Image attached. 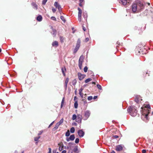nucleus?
Instances as JSON below:
<instances>
[{"instance_id": "nucleus-1", "label": "nucleus", "mask_w": 153, "mask_h": 153, "mask_svg": "<svg viewBox=\"0 0 153 153\" xmlns=\"http://www.w3.org/2000/svg\"><path fill=\"white\" fill-rule=\"evenodd\" d=\"M135 51L137 54H146L147 53V51L144 47L142 45L141 46V45H139L135 49Z\"/></svg>"}, {"instance_id": "nucleus-2", "label": "nucleus", "mask_w": 153, "mask_h": 153, "mask_svg": "<svg viewBox=\"0 0 153 153\" xmlns=\"http://www.w3.org/2000/svg\"><path fill=\"white\" fill-rule=\"evenodd\" d=\"M127 111L130 115L133 117H135L138 115L137 114V111L134 106H131L129 107L128 108Z\"/></svg>"}, {"instance_id": "nucleus-3", "label": "nucleus", "mask_w": 153, "mask_h": 153, "mask_svg": "<svg viewBox=\"0 0 153 153\" xmlns=\"http://www.w3.org/2000/svg\"><path fill=\"white\" fill-rule=\"evenodd\" d=\"M151 111V108L149 105H146L143 111V115H145V117L147 119L148 116Z\"/></svg>"}, {"instance_id": "nucleus-4", "label": "nucleus", "mask_w": 153, "mask_h": 153, "mask_svg": "<svg viewBox=\"0 0 153 153\" xmlns=\"http://www.w3.org/2000/svg\"><path fill=\"white\" fill-rule=\"evenodd\" d=\"M136 4H137V8H138V11H139L144 8V5L143 3L141 1L137 0L136 2Z\"/></svg>"}, {"instance_id": "nucleus-5", "label": "nucleus", "mask_w": 153, "mask_h": 153, "mask_svg": "<svg viewBox=\"0 0 153 153\" xmlns=\"http://www.w3.org/2000/svg\"><path fill=\"white\" fill-rule=\"evenodd\" d=\"M80 39H78L77 40L76 47L74 50L73 53H74L75 54L76 53L77 51L79 50L80 46Z\"/></svg>"}, {"instance_id": "nucleus-6", "label": "nucleus", "mask_w": 153, "mask_h": 153, "mask_svg": "<svg viewBox=\"0 0 153 153\" xmlns=\"http://www.w3.org/2000/svg\"><path fill=\"white\" fill-rule=\"evenodd\" d=\"M84 57L83 56H80L79 61V69L81 70L82 69V63L83 62Z\"/></svg>"}, {"instance_id": "nucleus-7", "label": "nucleus", "mask_w": 153, "mask_h": 153, "mask_svg": "<svg viewBox=\"0 0 153 153\" xmlns=\"http://www.w3.org/2000/svg\"><path fill=\"white\" fill-rule=\"evenodd\" d=\"M82 115L80 114H77L76 121L78 123H81L82 120Z\"/></svg>"}, {"instance_id": "nucleus-8", "label": "nucleus", "mask_w": 153, "mask_h": 153, "mask_svg": "<svg viewBox=\"0 0 153 153\" xmlns=\"http://www.w3.org/2000/svg\"><path fill=\"white\" fill-rule=\"evenodd\" d=\"M78 10L79 11L78 14V20L80 22L81 21L82 10L79 7L78 8Z\"/></svg>"}, {"instance_id": "nucleus-9", "label": "nucleus", "mask_w": 153, "mask_h": 153, "mask_svg": "<svg viewBox=\"0 0 153 153\" xmlns=\"http://www.w3.org/2000/svg\"><path fill=\"white\" fill-rule=\"evenodd\" d=\"M124 146L123 145H117L116 146L115 150L117 152L121 151L123 150Z\"/></svg>"}, {"instance_id": "nucleus-10", "label": "nucleus", "mask_w": 153, "mask_h": 153, "mask_svg": "<svg viewBox=\"0 0 153 153\" xmlns=\"http://www.w3.org/2000/svg\"><path fill=\"white\" fill-rule=\"evenodd\" d=\"M90 111H85L84 114V120H87L89 117L90 115Z\"/></svg>"}, {"instance_id": "nucleus-11", "label": "nucleus", "mask_w": 153, "mask_h": 153, "mask_svg": "<svg viewBox=\"0 0 153 153\" xmlns=\"http://www.w3.org/2000/svg\"><path fill=\"white\" fill-rule=\"evenodd\" d=\"M77 75L79 79L80 80L83 79L86 76L85 75L82 74L80 73H78Z\"/></svg>"}, {"instance_id": "nucleus-12", "label": "nucleus", "mask_w": 153, "mask_h": 153, "mask_svg": "<svg viewBox=\"0 0 153 153\" xmlns=\"http://www.w3.org/2000/svg\"><path fill=\"white\" fill-rule=\"evenodd\" d=\"M132 9L133 13H135L137 11H138V8L136 3L133 4L132 5Z\"/></svg>"}, {"instance_id": "nucleus-13", "label": "nucleus", "mask_w": 153, "mask_h": 153, "mask_svg": "<svg viewBox=\"0 0 153 153\" xmlns=\"http://www.w3.org/2000/svg\"><path fill=\"white\" fill-rule=\"evenodd\" d=\"M75 138L74 135V134L71 135L69 138H66V141L67 142L69 141L70 140L73 141Z\"/></svg>"}, {"instance_id": "nucleus-14", "label": "nucleus", "mask_w": 153, "mask_h": 153, "mask_svg": "<svg viewBox=\"0 0 153 153\" xmlns=\"http://www.w3.org/2000/svg\"><path fill=\"white\" fill-rule=\"evenodd\" d=\"M78 134L80 137H82L84 135V132L82 130H79L78 131Z\"/></svg>"}, {"instance_id": "nucleus-15", "label": "nucleus", "mask_w": 153, "mask_h": 153, "mask_svg": "<svg viewBox=\"0 0 153 153\" xmlns=\"http://www.w3.org/2000/svg\"><path fill=\"white\" fill-rule=\"evenodd\" d=\"M50 28L52 30V32H51V33L55 36L56 33V30L55 29H53L52 26H50Z\"/></svg>"}, {"instance_id": "nucleus-16", "label": "nucleus", "mask_w": 153, "mask_h": 153, "mask_svg": "<svg viewBox=\"0 0 153 153\" xmlns=\"http://www.w3.org/2000/svg\"><path fill=\"white\" fill-rule=\"evenodd\" d=\"M58 145L59 146V151H61L62 150L63 148V145L62 142H61L58 144Z\"/></svg>"}, {"instance_id": "nucleus-17", "label": "nucleus", "mask_w": 153, "mask_h": 153, "mask_svg": "<svg viewBox=\"0 0 153 153\" xmlns=\"http://www.w3.org/2000/svg\"><path fill=\"white\" fill-rule=\"evenodd\" d=\"M127 0H120L119 1L120 3L122 4L123 5H125L127 3Z\"/></svg>"}, {"instance_id": "nucleus-18", "label": "nucleus", "mask_w": 153, "mask_h": 153, "mask_svg": "<svg viewBox=\"0 0 153 153\" xmlns=\"http://www.w3.org/2000/svg\"><path fill=\"white\" fill-rule=\"evenodd\" d=\"M62 71L64 76H65V72L66 71V69L65 67H62L61 68Z\"/></svg>"}, {"instance_id": "nucleus-19", "label": "nucleus", "mask_w": 153, "mask_h": 153, "mask_svg": "<svg viewBox=\"0 0 153 153\" xmlns=\"http://www.w3.org/2000/svg\"><path fill=\"white\" fill-rule=\"evenodd\" d=\"M52 45L53 46H56V47H57L59 45L58 42L56 41L53 42L52 43Z\"/></svg>"}, {"instance_id": "nucleus-20", "label": "nucleus", "mask_w": 153, "mask_h": 153, "mask_svg": "<svg viewBox=\"0 0 153 153\" xmlns=\"http://www.w3.org/2000/svg\"><path fill=\"white\" fill-rule=\"evenodd\" d=\"M73 151L74 152L76 153H79V151L78 150V146H76L73 149Z\"/></svg>"}, {"instance_id": "nucleus-21", "label": "nucleus", "mask_w": 153, "mask_h": 153, "mask_svg": "<svg viewBox=\"0 0 153 153\" xmlns=\"http://www.w3.org/2000/svg\"><path fill=\"white\" fill-rule=\"evenodd\" d=\"M42 16L40 15L38 16L36 18L37 20L39 22H40L42 21Z\"/></svg>"}, {"instance_id": "nucleus-22", "label": "nucleus", "mask_w": 153, "mask_h": 153, "mask_svg": "<svg viewBox=\"0 0 153 153\" xmlns=\"http://www.w3.org/2000/svg\"><path fill=\"white\" fill-rule=\"evenodd\" d=\"M68 81H69V78H68L67 77L66 78V80L65 81V87L66 89L67 88V84L68 82Z\"/></svg>"}, {"instance_id": "nucleus-23", "label": "nucleus", "mask_w": 153, "mask_h": 153, "mask_svg": "<svg viewBox=\"0 0 153 153\" xmlns=\"http://www.w3.org/2000/svg\"><path fill=\"white\" fill-rule=\"evenodd\" d=\"M59 39L60 42L62 43H63L64 42V40L65 39V38L62 36H59Z\"/></svg>"}, {"instance_id": "nucleus-24", "label": "nucleus", "mask_w": 153, "mask_h": 153, "mask_svg": "<svg viewBox=\"0 0 153 153\" xmlns=\"http://www.w3.org/2000/svg\"><path fill=\"white\" fill-rule=\"evenodd\" d=\"M33 6L34 8L37 10V6L34 2H33L31 4Z\"/></svg>"}, {"instance_id": "nucleus-25", "label": "nucleus", "mask_w": 153, "mask_h": 153, "mask_svg": "<svg viewBox=\"0 0 153 153\" xmlns=\"http://www.w3.org/2000/svg\"><path fill=\"white\" fill-rule=\"evenodd\" d=\"M59 126L60 125L58 123H57L55 125L54 127L53 128V130H55L57 129Z\"/></svg>"}, {"instance_id": "nucleus-26", "label": "nucleus", "mask_w": 153, "mask_h": 153, "mask_svg": "<svg viewBox=\"0 0 153 153\" xmlns=\"http://www.w3.org/2000/svg\"><path fill=\"white\" fill-rule=\"evenodd\" d=\"M78 104L77 101H76L74 104V108H76L78 107Z\"/></svg>"}, {"instance_id": "nucleus-27", "label": "nucleus", "mask_w": 153, "mask_h": 153, "mask_svg": "<svg viewBox=\"0 0 153 153\" xmlns=\"http://www.w3.org/2000/svg\"><path fill=\"white\" fill-rule=\"evenodd\" d=\"M57 8L58 9L59 12L60 13H61V10H62V8H61V7L60 5H59V6H58L57 7Z\"/></svg>"}, {"instance_id": "nucleus-28", "label": "nucleus", "mask_w": 153, "mask_h": 153, "mask_svg": "<svg viewBox=\"0 0 153 153\" xmlns=\"http://www.w3.org/2000/svg\"><path fill=\"white\" fill-rule=\"evenodd\" d=\"M70 135V133L69 130H68L65 133V136L66 137H68Z\"/></svg>"}, {"instance_id": "nucleus-29", "label": "nucleus", "mask_w": 153, "mask_h": 153, "mask_svg": "<svg viewBox=\"0 0 153 153\" xmlns=\"http://www.w3.org/2000/svg\"><path fill=\"white\" fill-rule=\"evenodd\" d=\"M83 16L85 19H86L88 16L87 13L85 12L84 13Z\"/></svg>"}, {"instance_id": "nucleus-30", "label": "nucleus", "mask_w": 153, "mask_h": 153, "mask_svg": "<svg viewBox=\"0 0 153 153\" xmlns=\"http://www.w3.org/2000/svg\"><path fill=\"white\" fill-rule=\"evenodd\" d=\"M91 80H92L90 78H88L85 80V83H87L90 81H91Z\"/></svg>"}, {"instance_id": "nucleus-31", "label": "nucleus", "mask_w": 153, "mask_h": 153, "mask_svg": "<svg viewBox=\"0 0 153 153\" xmlns=\"http://www.w3.org/2000/svg\"><path fill=\"white\" fill-rule=\"evenodd\" d=\"M40 138V136H38V137H35L34 138V141H38L39 139Z\"/></svg>"}, {"instance_id": "nucleus-32", "label": "nucleus", "mask_w": 153, "mask_h": 153, "mask_svg": "<svg viewBox=\"0 0 153 153\" xmlns=\"http://www.w3.org/2000/svg\"><path fill=\"white\" fill-rule=\"evenodd\" d=\"M75 131V128L74 127H72L70 129V132L71 133H74Z\"/></svg>"}, {"instance_id": "nucleus-33", "label": "nucleus", "mask_w": 153, "mask_h": 153, "mask_svg": "<svg viewBox=\"0 0 153 153\" xmlns=\"http://www.w3.org/2000/svg\"><path fill=\"white\" fill-rule=\"evenodd\" d=\"M77 81L76 79H74L72 82V84L73 85H75Z\"/></svg>"}, {"instance_id": "nucleus-34", "label": "nucleus", "mask_w": 153, "mask_h": 153, "mask_svg": "<svg viewBox=\"0 0 153 153\" xmlns=\"http://www.w3.org/2000/svg\"><path fill=\"white\" fill-rule=\"evenodd\" d=\"M60 18L61 19V20L64 22H65L66 21V20L65 19V18L63 16H60Z\"/></svg>"}, {"instance_id": "nucleus-35", "label": "nucleus", "mask_w": 153, "mask_h": 153, "mask_svg": "<svg viewBox=\"0 0 153 153\" xmlns=\"http://www.w3.org/2000/svg\"><path fill=\"white\" fill-rule=\"evenodd\" d=\"M76 117H77V116H76V114H74L73 115V117H72V120H74L76 119Z\"/></svg>"}, {"instance_id": "nucleus-36", "label": "nucleus", "mask_w": 153, "mask_h": 153, "mask_svg": "<svg viewBox=\"0 0 153 153\" xmlns=\"http://www.w3.org/2000/svg\"><path fill=\"white\" fill-rule=\"evenodd\" d=\"M63 118L58 123L60 125L62 123H63Z\"/></svg>"}, {"instance_id": "nucleus-37", "label": "nucleus", "mask_w": 153, "mask_h": 153, "mask_svg": "<svg viewBox=\"0 0 153 153\" xmlns=\"http://www.w3.org/2000/svg\"><path fill=\"white\" fill-rule=\"evenodd\" d=\"M97 88L100 90L102 89L101 86L99 84H97Z\"/></svg>"}, {"instance_id": "nucleus-38", "label": "nucleus", "mask_w": 153, "mask_h": 153, "mask_svg": "<svg viewBox=\"0 0 153 153\" xmlns=\"http://www.w3.org/2000/svg\"><path fill=\"white\" fill-rule=\"evenodd\" d=\"M64 98H63L62 100V102H61V108H62V107L63 106V105L64 103Z\"/></svg>"}, {"instance_id": "nucleus-39", "label": "nucleus", "mask_w": 153, "mask_h": 153, "mask_svg": "<svg viewBox=\"0 0 153 153\" xmlns=\"http://www.w3.org/2000/svg\"><path fill=\"white\" fill-rule=\"evenodd\" d=\"M149 76H153V71H149V73H148Z\"/></svg>"}, {"instance_id": "nucleus-40", "label": "nucleus", "mask_w": 153, "mask_h": 153, "mask_svg": "<svg viewBox=\"0 0 153 153\" xmlns=\"http://www.w3.org/2000/svg\"><path fill=\"white\" fill-rule=\"evenodd\" d=\"M88 67L87 66H85L84 68V71L85 72H86L88 70Z\"/></svg>"}, {"instance_id": "nucleus-41", "label": "nucleus", "mask_w": 153, "mask_h": 153, "mask_svg": "<svg viewBox=\"0 0 153 153\" xmlns=\"http://www.w3.org/2000/svg\"><path fill=\"white\" fill-rule=\"evenodd\" d=\"M54 6L56 7L57 8V7L58 6H59V4H58V3L57 2H55L54 3Z\"/></svg>"}, {"instance_id": "nucleus-42", "label": "nucleus", "mask_w": 153, "mask_h": 153, "mask_svg": "<svg viewBox=\"0 0 153 153\" xmlns=\"http://www.w3.org/2000/svg\"><path fill=\"white\" fill-rule=\"evenodd\" d=\"M79 139L78 138H76V139L75 140V143H79Z\"/></svg>"}, {"instance_id": "nucleus-43", "label": "nucleus", "mask_w": 153, "mask_h": 153, "mask_svg": "<svg viewBox=\"0 0 153 153\" xmlns=\"http://www.w3.org/2000/svg\"><path fill=\"white\" fill-rule=\"evenodd\" d=\"M47 0H43L42 2V4L43 5H45Z\"/></svg>"}, {"instance_id": "nucleus-44", "label": "nucleus", "mask_w": 153, "mask_h": 153, "mask_svg": "<svg viewBox=\"0 0 153 153\" xmlns=\"http://www.w3.org/2000/svg\"><path fill=\"white\" fill-rule=\"evenodd\" d=\"M92 99H93V97L92 96H89L88 97V100H92Z\"/></svg>"}, {"instance_id": "nucleus-45", "label": "nucleus", "mask_w": 153, "mask_h": 153, "mask_svg": "<svg viewBox=\"0 0 153 153\" xmlns=\"http://www.w3.org/2000/svg\"><path fill=\"white\" fill-rule=\"evenodd\" d=\"M43 132V131L42 130L39 131V132L38 134V135L39 136L41 135L42 133Z\"/></svg>"}, {"instance_id": "nucleus-46", "label": "nucleus", "mask_w": 153, "mask_h": 153, "mask_svg": "<svg viewBox=\"0 0 153 153\" xmlns=\"http://www.w3.org/2000/svg\"><path fill=\"white\" fill-rule=\"evenodd\" d=\"M79 95H80V96H81V97L82 98L83 97V93L82 92H79Z\"/></svg>"}, {"instance_id": "nucleus-47", "label": "nucleus", "mask_w": 153, "mask_h": 153, "mask_svg": "<svg viewBox=\"0 0 153 153\" xmlns=\"http://www.w3.org/2000/svg\"><path fill=\"white\" fill-rule=\"evenodd\" d=\"M89 40V38H85L84 41L85 42H87Z\"/></svg>"}, {"instance_id": "nucleus-48", "label": "nucleus", "mask_w": 153, "mask_h": 153, "mask_svg": "<svg viewBox=\"0 0 153 153\" xmlns=\"http://www.w3.org/2000/svg\"><path fill=\"white\" fill-rule=\"evenodd\" d=\"M52 10L53 13H55L56 11V9L53 8H52Z\"/></svg>"}, {"instance_id": "nucleus-49", "label": "nucleus", "mask_w": 153, "mask_h": 153, "mask_svg": "<svg viewBox=\"0 0 153 153\" xmlns=\"http://www.w3.org/2000/svg\"><path fill=\"white\" fill-rule=\"evenodd\" d=\"M51 19L52 20L56 21V18L55 17L52 16L51 17Z\"/></svg>"}, {"instance_id": "nucleus-50", "label": "nucleus", "mask_w": 153, "mask_h": 153, "mask_svg": "<svg viewBox=\"0 0 153 153\" xmlns=\"http://www.w3.org/2000/svg\"><path fill=\"white\" fill-rule=\"evenodd\" d=\"M82 101H83L84 103V105H85L87 104V102L86 101V100H85L84 99H82Z\"/></svg>"}, {"instance_id": "nucleus-51", "label": "nucleus", "mask_w": 153, "mask_h": 153, "mask_svg": "<svg viewBox=\"0 0 153 153\" xmlns=\"http://www.w3.org/2000/svg\"><path fill=\"white\" fill-rule=\"evenodd\" d=\"M54 123V121H53V122H52L51 124H50L49 125V126H48V128H49L50 127H51V126H52L53 124Z\"/></svg>"}, {"instance_id": "nucleus-52", "label": "nucleus", "mask_w": 153, "mask_h": 153, "mask_svg": "<svg viewBox=\"0 0 153 153\" xmlns=\"http://www.w3.org/2000/svg\"><path fill=\"white\" fill-rule=\"evenodd\" d=\"M135 101L137 103L139 102V100H138V98L137 97L135 99Z\"/></svg>"}, {"instance_id": "nucleus-53", "label": "nucleus", "mask_w": 153, "mask_h": 153, "mask_svg": "<svg viewBox=\"0 0 153 153\" xmlns=\"http://www.w3.org/2000/svg\"><path fill=\"white\" fill-rule=\"evenodd\" d=\"M114 138H117L119 137V136L118 135H114L113 136Z\"/></svg>"}, {"instance_id": "nucleus-54", "label": "nucleus", "mask_w": 153, "mask_h": 153, "mask_svg": "<svg viewBox=\"0 0 153 153\" xmlns=\"http://www.w3.org/2000/svg\"><path fill=\"white\" fill-rule=\"evenodd\" d=\"M83 90V89L82 88H80L79 90V92H82Z\"/></svg>"}, {"instance_id": "nucleus-55", "label": "nucleus", "mask_w": 153, "mask_h": 153, "mask_svg": "<svg viewBox=\"0 0 153 153\" xmlns=\"http://www.w3.org/2000/svg\"><path fill=\"white\" fill-rule=\"evenodd\" d=\"M146 151L145 149H143L142 150V153H146Z\"/></svg>"}, {"instance_id": "nucleus-56", "label": "nucleus", "mask_w": 153, "mask_h": 153, "mask_svg": "<svg viewBox=\"0 0 153 153\" xmlns=\"http://www.w3.org/2000/svg\"><path fill=\"white\" fill-rule=\"evenodd\" d=\"M49 150V153H51V148H48Z\"/></svg>"}, {"instance_id": "nucleus-57", "label": "nucleus", "mask_w": 153, "mask_h": 153, "mask_svg": "<svg viewBox=\"0 0 153 153\" xmlns=\"http://www.w3.org/2000/svg\"><path fill=\"white\" fill-rule=\"evenodd\" d=\"M82 29L84 31H85L86 30V28L83 26H82Z\"/></svg>"}, {"instance_id": "nucleus-58", "label": "nucleus", "mask_w": 153, "mask_h": 153, "mask_svg": "<svg viewBox=\"0 0 153 153\" xmlns=\"http://www.w3.org/2000/svg\"><path fill=\"white\" fill-rule=\"evenodd\" d=\"M77 99V98L76 97V96H75L74 97V100L75 101H76V100Z\"/></svg>"}, {"instance_id": "nucleus-59", "label": "nucleus", "mask_w": 153, "mask_h": 153, "mask_svg": "<svg viewBox=\"0 0 153 153\" xmlns=\"http://www.w3.org/2000/svg\"><path fill=\"white\" fill-rule=\"evenodd\" d=\"M68 153H72V151L71 150H70L68 152Z\"/></svg>"}, {"instance_id": "nucleus-60", "label": "nucleus", "mask_w": 153, "mask_h": 153, "mask_svg": "<svg viewBox=\"0 0 153 153\" xmlns=\"http://www.w3.org/2000/svg\"><path fill=\"white\" fill-rule=\"evenodd\" d=\"M34 59H35V61H34V62L35 63H36V61L37 60V58L36 57H35V58H34Z\"/></svg>"}, {"instance_id": "nucleus-61", "label": "nucleus", "mask_w": 153, "mask_h": 153, "mask_svg": "<svg viewBox=\"0 0 153 153\" xmlns=\"http://www.w3.org/2000/svg\"><path fill=\"white\" fill-rule=\"evenodd\" d=\"M97 98V96H95L94 97L93 99H94L95 100V99H96Z\"/></svg>"}, {"instance_id": "nucleus-62", "label": "nucleus", "mask_w": 153, "mask_h": 153, "mask_svg": "<svg viewBox=\"0 0 153 153\" xmlns=\"http://www.w3.org/2000/svg\"><path fill=\"white\" fill-rule=\"evenodd\" d=\"M66 150H64L62 151V153H66Z\"/></svg>"}, {"instance_id": "nucleus-63", "label": "nucleus", "mask_w": 153, "mask_h": 153, "mask_svg": "<svg viewBox=\"0 0 153 153\" xmlns=\"http://www.w3.org/2000/svg\"><path fill=\"white\" fill-rule=\"evenodd\" d=\"M53 153H59L58 152H56V151L55 150H54L53 151Z\"/></svg>"}, {"instance_id": "nucleus-64", "label": "nucleus", "mask_w": 153, "mask_h": 153, "mask_svg": "<svg viewBox=\"0 0 153 153\" xmlns=\"http://www.w3.org/2000/svg\"><path fill=\"white\" fill-rule=\"evenodd\" d=\"M79 5L80 7H82V3L80 2V3L79 4Z\"/></svg>"}]
</instances>
